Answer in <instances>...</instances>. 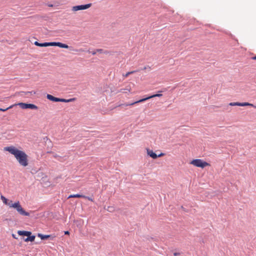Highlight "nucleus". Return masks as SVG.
I'll list each match as a JSON object with an SVG mask.
<instances>
[{
  "label": "nucleus",
  "instance_id": "13",
  "mask_svg": "<svg viewBox=\"0 0 256 256\" xmlns=\"http://www.w3.org/2000/svg\"><path fill=\"white\" fill-rule=\"evenodd\" d=\"M18 234L19 236H30L32 234V232L29 231H25V230H18Z\"/></svg>",
  "mask_w": 256,
  "mask_h": 256
},
{
  "label": "nucleus",
  "instance_id": "27",
  "mask_svg": "<svg viewBox=\"0 0 256 256\" xmlns=\"http://www.w3.org/2000/svg\"><path fill=\"white\" fill-rule=\"evenodd\" d=\"M146 67H144V70H146Z\"/></svg>",
  "mask_w": 256,
  "mask_h": 256
},
{
  "label": "nucleus",
  "instance_id": "2",
  "mask_svg": "<svg viewBox=\"0 0 256 256\" xmlns=\"http://www.w3.org/2000/svg\"><path fill=\"white\" fill-rule=\"evenodd\" d=\"M0 198L4 204L8 205L10 208H14L16 209L20 215L22 216H30V214L28 212H26L22 208L19 201H17L14 203H13L12 200H8L3 196H1Z\"/></svg>",
  "mask_w": 256,
  "mask_h": 256
},
{
  "label": "nucleus",
  "instance_id": "7",
  "mask_svg": "<svg viewBox=\"0 0 256 256\" xmlns=\"http://www.w3.org/2000/svg\"><path fill=\"white\" fill-rule=\"evenodd\" d=\"M229 105L231 106H252L256 108V106H254L252 104L246 102H233L230 103Z\"/></svg>",
  "mask_w": 256,
  "mask_h": 256
},
{
  "label": "nucleus",
  "instance_id": "5",
  "mask_svg": "<svg viewBox=\"0 0 256 256\" xmlns=\"http://www.w3.org/2000/svg\"><path fill=\"white\" fill-rule=\"evenodd\" d=\"M14 106H18L22 109H32V110H37L38 107L34 104H26L23 102H19L18 104H14Z\"/></svg>",
  "mask_w": 256,
  "mask_h": 256
},
{
  "label": "nucleus",
  "instance_id": "21",
  "mask_svg": "<svg viewBox=\"0 0 256 256\" xmlns=\"http://www.w3.org/2000/svg\"><path fill=\"white\" fill-rule=\"evenodd\" d=\"M107 210H108V212H112L114 210V208H113V207H112V206H108V208Z\"/></svg>",
  "mask_w": 256,
  "mask_h": 256
},
{
  "label": "nucleus",
  "instance_id": "19",
  "mask_svg": "<svg viewBox=\"0 0 256 256\" xmlns=\"http://www.w3.org/2000/svg\"><path fill=\"white\" fill-rule=\"evenodd\" d=\"M96 51L97 52L104 53V54H108L109 53V52L107 50L104 52L103 50L102 49H96Z\"/></svg>",
  "mask_w": 256,
  "mask_h": 256
},
{
  "label": "nucleus",
  "instance_id": "15",
  "mask_svg": "<svg viewBox=\"0 0 256 256\" xmlns=\"http://www.w3.org/2000/svg\"><path fill=\"white\" fill-rule=\"evenodd\" d=\"M35 238H36L35 236L30 235V236H28V238L24 239V241L26 242H34L35 240Z\"/></svg>",
  "mask_w": 256,
  "mask_h": 256
},
{
  "label": "nucleus",
  "instance_id": "22",
  "mask_svg": "<svg viewBox=\"0 0 256 256\" xmlns=\"http://www.w3.org/2000/svg\"><path fill=\"white\" fill-rule=\"evenodd\" d=\"M180 253H178V252H174V256H178V255H180Z\"/></svg>",
  "mask_w": 256,
  "mask_h": 256
},
{
  "label": "nucleus",
  "instance_id": "26",
  "mask_svg": "<svg viewBox=\"0 0 256 256\" xmlns=\"http://www.w3.org/2000/svg\"><path fill=\"white\" fill-rule=\"evenodd\" d=\"M12 236L13 238H16L14 234H12Z\"/></svg>",
  "mask_w": 256,
  "mask_h": 256
},
{
  "label": "nucleus",
  "instance_id": "16",
  "mask_svg": "<svg viewBox=\"0 0 256 256\" xmlns=\"http://www.w3.org/2000/svg\"><path fill=\"white\" fill-rule=\"evenodd\" d=\"M38 236L39 238H40L42 240L47 239L50 237V235H44L41 234H38Z\"/></svg>",
  "mask_w": 256,
  "mask_h": 256
},
{
  "label": "nucleus",
  "instance_id": "20",
  "mask_svg": "<svg viewBox=\"0 0 256 256\" xmlns=\"http://www.w3.org/2000/svg\"><path fill=\"white\" fill-rule=\"evenodd\" d=\"M36 94V92H34V91L24 92V94L26 96H28L29 94L33 95V94Z\"/></svg>",
  "mask_w": 256,
  "mask_h": 256
},
{
  "label": "nucleus",
  "instance_id": "8",
  "mask_svg": "<svg viewBox=\"0 0 256 256\" xmlns=\"http://www.w3.org/2000/svg\"><path fill=\"white\" fill-rule=\"evenodd\" d=\"M92 6V4H88L84 5H80L74 6L72 8V10L74 12H76L80 10H86L90 8Z\"/></svg>",
  "mask_w": 256,
  "mask_h": 256
},
{
  "label": "nucleus",
  "instance_id": "10",
  "mask_svg": "<svg viewBox=\"0 0 256 256\" xmlns=\"http://www.w3.org/2000/svg\"><path fill=\"white\" fill-rule=\"evenodd\" d=\"M86 198L92 202L94 201L93 199L92 198L89 197V196H85L82 195V194H71L68 196V198Z\"/></svg>",
  "mask_w": 256,
  "mask_h": 256
},
{
  "label": "nucleus",
  "instance_id": "3",
  "mask_svg": "<svg viewBox=\"0 0 256 256\" xmlns=\"http://www.w3.org/2000/svg\"><path fill=\"white\" fill-rule=\"evenodd\" d=\"M190 164L196 167L204 168L210 166V164L201 159H194L190 162Z\"/></svg>",
  "mask_w": 256,
  "mask_h": 256
},
{
  "label": "nucleus",
  "instance_id": "4",
  "mask_svg": "<svg viewBox=\"0 0 256 256\" xmlns=\"http://www.w3.org/2000/svg\"><path fill=\"white\" fill-rule=\"evenodd\" d=\"M46 98L48 100L53 101V102H73L75 100V98H70V99H68V100L64 99V98H56L50 94H47Z\"/></svg>",
  "mask_w": 256,
  "mask_h": 256
},
{
  "label": "nucleus",
  "instance_id": "25",
  "mask_svg": "<svg viewBox=\"0 0 256 256\" xmlns=\"http://www.w3.org/2000/svg\"><path fill=\"white\" fill-rule=\"evenodd\" d=\"M252 60H256V56L252 58Z\"/></svg>",
  "mask_w": 256,
  "mask_h": 256
},
{
  "label": "nucleus",
  "instance_id": "12",
  "mask_svg": "<svg viewBox=\"0 0 256 256\" xmlns=\"http://www.w3.org/2000/svg\"><path fill=\"white\" fill-rule=\"evenodd\" d=\"M34 44L40 47H46L48 46H51V42H44V43H39L38 42H35Z\"/></svg>",
  "mask_w": 256,
  "mask_h": 256
},
{
  "label": "nucleus",
  "instance_id": "23",
  "mask_svg": "<svg viewBox=\"0 0 256 256\" xmlns=\"http://www.w3.org/2000/svg\"><path fill=\"white\" fill-rule=\"evenodd\" d=\"M96 52H97L96 50L95 51H94L92 52V54L94 55L96 54Z\"/></svg>",
  "mask_w": 256,
  "mask_h": 256
},
{
  "label": "nucleus",
  "instance_id": "9",
  "mask_svg": "<svg viewBox=\"0 0 256 256\" xmlns=\"http://www.w3.org/2000/svg\"><path fill=\"white\" fill-rule=\"evenodd\" d=\"M146 152L148 155L150 156L152 158L154 159H156L158 157H161L164 155V153H160V154L157 155L156 154H155L152 150H150L148 148L146 149Z\"/></svg>",
  "mask_w": 256,
  "mask_h": 256
},
{
  "label": "nucleus",
  "instance_id": "17",
  "mask_svg": "<svg viewBox=\"0 0 256 256\" xmlns=\"http://www.w3.org/2000/svg\"><path fill=\"white\" fill-rule=\"evenodd\" d=\"M138 71V70H136L128 72H126L125 74H123V76L124 78H127L130 74H134Z\"/></svg>",
  "mask_w": 256,
  "mask_h": 256
},
{
  "label": "nucleus",
  "instance_id": "14",
  "mask_svg": "<svg viewBox=\"0 0 256 256\" xmlns=\"http://www.w3.org/2000/svg\"><path fill=\"white\" fill-rule=\"evenodd\" d=\"M120 92L124 93H130L131 92V88L130 86H128L125 88H121L120 90Z\"/></svg>",
  "mask_w": 256,
  "mask_h": 256
},
{
  "label": "nucleus",
  "instance_id": "24",
  "mask_svg": "<svg viewBox=\"0 0 256 256\" xmlns=\"http://www.w3.org/2000/svg\"><path fill=\"white\" fill-rule=\"evenodd\" d=\"M70 232L68 231H66L64 232V234H69Z\"/></svg>",
  "mask_w": 256,
  "mask_h": 256
},
{
  "label": "nucleus",
  "instance_id": "6",
  "mask_svg": "<svg viewBox=\"0 0 256 256\" xmlns=\"http://www.w3.org/2000/svg\"><path fill=\"white\" fill-rule=\"evenodd\" d=\"M162 96V94H154V95H152L150 96H148L147 98H142V99H140L138 101H136L135 102H134L132 103H131V104H124V105L126 106H132L134 104H138V103H140V102H144L148 100H149L150 98H155V97H160Z\"/></svg>",
  "mask_w": 256,
  "mask_h": 256
},
{
  "label": "nucleus",
  "instance_id": "11",
  "mask_svg": "<svg viewBox=\"0 0 256 256\" xmlns=\"http://www.w3.org/2000/svg\"><path fill=\"white\" fill-rule=\"evenodd\" d=\"M51 46H58L60 48H68V46L60 42H51Z\"/></svg>",
  "mask_w": 256,
  "mask_h": 256
},
{
  "label": "nucleus",
  "instance_id": "1",
  "mask_svg": "<svg viewBox=\"0 0 256 256\" xmlns=\"http://www.w3.org/2000/svg\"><path fill=\"white\" fill-rule=\"evenodd\" d=\"M4 150L13 155L20 166L26 167L28 165V156L24 151L13 146L4 147Z\"/></svg>",
  "mask_w": 256,
  "mask_h": 256
},
{
  "label": "nucleus",
  "instance_id": "18",
  "mask_svg": "<svg viewBox=\"0 0 256 256\" xmlns=\"http://www.w3.org/2000/svg\"><path fill=\"white\" fill-rule=\"evenodd\" d=\"M14 106V104H12L11 106H10L9 107L6 108H0V111L1 112H6V111L8 110V109H10V108H12Z\"/></svg>",
  "mask_w": 256,
  "mask_h": 256
}]
</instances>
